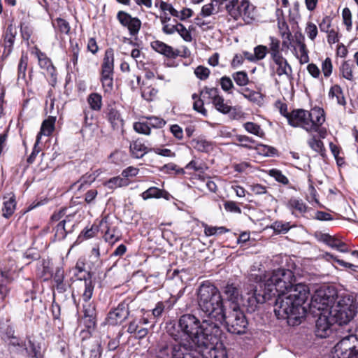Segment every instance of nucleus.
Masks as SVG:
<instances>
[{"label": "nucleus", "mask_w": 358, "mask_h": 358, "mask_svg": "<svg viewBox=\"0 0 358 358\" xmlns=\"http://www.w3.org/2000/svg\"><path fill=\"white\" fill-rule=\"evenodd\" d=\"M117 19L124 27H127L131 36H136L138 34L141 27V20L136 17H132L128 13L119 11L117 14Z\"/></svg>", "instance_id": "15"}, {"label": "nucleus", "mask_w": 358, "mask_h": 358, "mask_svg": "<svg viewBox=\"0 0 358 358\" xmlns=\"http://www.w3.org/2000/svg\"><path fill=\"white\" fill-rule=\"evenodd\" d=\"M220 85L223 91L231 94V90L234 87L231 79L228 76H223L220 78Z\"/></svg>", "instance_id": "56"}, {"label": "nucleus", "mask_w": 358, "mask_h": 358, "mask_svg": "<svg viewBox=\"0 0 358 358\" xmlns=\"http://www.w3.org/2000/svg\"><path fill=\"white\" fill-rule=\"evenodd\" d=\"M203 93L208 95L209 99L212 100L213 106L220 113L222 114H228L232 110L233 108L229 106L227 102L224 101V99L222 96L219 94V90L217 88H209L205 87L201 90L200 95H202Z\"/></svg>", "instance_id": "11"}, {"label": "nucleus", "mask_w": 358, "mask_h": 358, "mask_svg": "<svg viewBox=\"0 0 358 358\" xmlns=\"http://www.w3.org/2000/svg\"><path fill=\"white\" fill-rule=\"evenodd\" d=\"M73 215H66L65 218L57 223L55 227V238L57 241L64 240L66 235L73 231L74 224L71 220Z\"/></svg>", "instance_id": "19"}, {"label": "nucleus", "mask_w": 358, "mask_h": 358, "mask_svg": "<svg viewBox=\"0 0 358 358\" xmlns=\"http://www.w3.org/2000/svg\"><path fill=\"white\" fill-rule=\"evenodd\" d=\"M308 124L310 129H308V133H312L313 129L316 127L322 126L325 121L324 110L320 108H314L308 111Z\"/></svg>", "instance_id": "22"}, {"label": "nucleus", "mask_w": 358, "mask_h": 358, "mask_svg": "<svg viewBox=\"0 0 358 358\" xmlns=\"http://www.w3.org/2000/svg\"><path fill=\"white\" fill-rule=\"evenodd\" d=\"M79 52L80 48L78 44L77 43H73L71 41L70 57L71 62L73 63L74 67H76L78 64Z\"/></svg>", "instance_id": "54"}, {"label": "nucleus", "mask_w": 358, "mask_h": 358, "mask_svg": "<svg viewBox=\"0 0 358 358\" xmlns=\"http://www.w3.org/2000/svg\"><path fill=\"white\" fill-rule=\"evenodd\" d=\"M235 139L238 141L240 143L238 144V146L245 148L249 150L253 149V146L252 145L256 143V141L252 138L249 137L245 135H236L234 136Z\"/></svg>", "instance_id": "48"}, {"label": "nucleus", "mask_w": 358, "mask_h": 358, "mask_svg": "<svg viewBox=\"0 0 358 358\" xmlns=\"http://www.w3.org/2000/svg\"><path fill=\"white\" fill-rule=\"evenodd\" d=\"M272 228L277 233H287L290 229L289 222H283L282 221H275L272 224Z\"/></svg>", "instance_id": "58"}, {"label": "nucleus", "mask_w": 358, "mask_h": 358, "mask_svg": "<svg viewBox=\"0 0 358 358\" xmlns=\"http://www.w3.org/2000/svg\"><path fill=\"white\" fill-rule=\"evenodd\" d=\"M114 50L110 48L106 50L101 64L100 80L105 92L110 93L113 89Z\"/></svg>", "instance_id": "9"}, {"label": "nucleus", "mask_w": 358, "mask_h": 358, "mask_svg": "<svg viewBox=\"0 0 358 358\" xmlns=\"http://www.w3.org/2000/svg\"><path fill=\"white\" fill-rule=\"evenodd\" d=\"M312 306L316 308L319 313L315 322V334L317 337L324 338L329 337L335 329L336 319L332 316L330 310L329 299L326 298H318L315 296L312 301Z\"/></svg>", "instance_id": "5"}, {"label": "nucleus", "mask_w": 358, "mask_h": 358, "mask_svg": "<svg viewBox=\"0 0 358 358\" xmlns=\"http://www.w3.org/2000/svg\"><path fill=\"white\" fill-rule=\"evenodd\" d=\"M223 317L222 320L216 322L220 324L224 322L228 332L237 335H242L247 332L248 321L238 305L231 306L228 311L225 310Z\"/></svg>", "instance_id": "6"}, {"label": "nucleus", "mask_w": 358, "mask_h": 358, "mask_svg": "<svg viewBox=\"0 0 358 358\" xmlns=\"http://www.w3.org/2000/svg\"><path fill=\"white\" fill-rule=\"evenodd\" d=\"M103 238L106 242L115 243L121 239V233L117 225L114 224L108 216H105L100 222Z\"/></svg>", "instance_id": "14"}, {"label": "nucleus", "mask_w": 358, "mask_h": 358, "mask_svg": "<svg viewBox=\"0 0 358 358\" xmlns=\"http://www.w3.org/2000/svg\"><path fill=\"white\" fill-rule=\"evenodd\" d=\"M134 130L143 134L148 135L150 134V127L148 125V122H136L134 124Z\"/></svg>", "instance_id": "63"}, {"label": "nucleus", "mask_w": 358, "mask_h": 358, "mask_svg": "<svg viewBox=\"0 0 358 358\" xmlns=\"http://www.w3.org/2000/svg\"><path fill=\"white\" fill-rule=\"evenodd\" d=\"M203 226L204 227V234L207 236L221 235L229 231V229L225 227H213L208 226L206 224H203Z\"/></svg>", "instance_id": "46"}, {"label": "nucleus", "mask_w": 358, "mask_h": 358, "mask_svg": "<svg viewBox=\"0 0 358 358\" xmlns=\"http://www.w3.org/2000/svg\"><path fill=\"white\" fill-rule=\"evenodd\" d=\"M268 175L282 185H287L289 183V179L278 169H272L269 170Z\"/></svg>", "instance_id": "51"}, {"label": "nucleus", "mask_w": 358, "mask_h": 358, "mask_svg": "<svg viewBox=\"0 0 358 358\" xmlns=\"http://www.w3.org/2000/svg\"><path fill=\"white\" fill-rule=\"evenodd\" d=\"M127 331L130 334H136V338H143L148 334V329L142 327L138 318L135 317L129 322Z\"/></svg>", "instance_id": "27"}, {"label": "nucleus", "mask_w": 358, "mask_h": 358, "mask_svg": "<svg viewBox=\"0 0 358 358\" xmlns=\"http://www.w3.org/2000/svg\"><path fill=\"white\" fill-rule=\"evenodd\" d=\"M353 68L354 65L350 64V61H344L340 67L342 76L348 80L352 81L354 80Z\"/></svg>", "instance_id": "41"}, {"label": "nucleus", "mask_w": 358, "mask_h": 358, "mask_svg": "<svg viewBox=\"0 0 358 358\" xmlns=\"http://www.w3.org/2000/svg\"><path fill=\"white\" fill-rule=\"evenodd\" d=\"M329 96L330 98H336L337 103L341 106H345L346 101L343 94V91L340 85H333L329 92Z\"/></svg>", "instance_id": "36"}, {"label": "nucleus", "mask_w": 358, "mask_h": 358, "mask_svg": "<svg viewBox=\"0 0 358 358\" xmlns=\"http://www.w3.org/2000/svg\"><path fill=\"white\" fill-rule=\"evenodd\" d=\"M22 355L32 357L34 358H41V347L38 344L35 343L34 341L29 340L26 343V350L23 351Z\"/></svg>", "instance_id": "35"}, {"label": "nucleus", "mask_w": 358, "mask_h": 358, "mask_svg": "<svg viewBox=\"0 0 358 358\" xmlns=\"http://www.w3.org/2000/svg\"><path fill=\"white\" fill-rule=\"evenodd\" d=\"M286 207L292 212V215H303L307 212L308 206L302 199L295 197L290 198L286 203Z\"/></svg>", "instance_id": "25"}, {"label": "nucleus", "mask_w": 358, "mask_h": 358, "mask_svg": "<svg viewBox=\"0 0 358 358\" xmlns=\"http://www.w3.org/2000/svg\"><path fill=\"white\" fill-rule=\"evenodd\" d=\"M238 92L241 93L245 99L253 103L260 104L263 101L264 96L262 94L251 90L249 88H245L241 91L238 90Z\"/></svg>", "instance_id": "33"}, {"label": "nucleus", "mask_w": 358, "mask_h": 358, "mask_svg": "<svg viewBox=\"0 0 358 358\" xmlns=\"http://www.w3.org/2000/svg\"><path fill=\"white\" fill-rule=\"evenodd\" d=\"M129 303L124 301L118 306L110 310L106 317V322L109 325L116 326L122 324L129 316Z\"/></svg>", "instance_id": "10"}, {"label": "nucleus", "mask_w": 358, "mask_h": 358, "mask_svg": "<svg viewBox=\"0 0 358 358\" xmlns=\"http://www.w3.org/2000/svg\"><path fill=\"white\" fill-rule=\"evenodd\" d=\"M257 274L251 273L248 283L244 287L243 304L247 312L254 313L259 304L275 299L274 312L278 319L287 320L290 326L298 325L305 317L303 304L309 295L308 287L296 284L292 271L283 268L275 270L264 282Z\"/></svg>", "instance_id": "1"}, {"label": "nucleus", "mask_w": 358, "mask_h": 358, "mask_svg": "<svg viewBox=\"0 0 358 358\" xmlns=\"http://www.w3.org/2000/svg\"><path fill=\"white\" fill-rule=\"evenodd\" d=\"M232 78L235 83L239 86H245L249 83V78L245 71H241L234 73Z\"/></svg>", "instance_id": "52"}, {"label": "nucleus", "mask_w": 358, "mask_h": 358, "mask_svg": "<svg viewBox=\"0 0 358 358\" xmlns=\"http://www.w3.org/2000/svg\"><path fill=\"white\" fill-rule=\"evenodd\" d=\"M333 66L329 57H327L322 64V71L325 78H329L332 73Z\"/></svg>", "instance_id": "62"}, {"label": "nucleus", "mask_w": 358, "mask_h": 358, "mask_svg": "<svg viewBox=\"0 0 358 358\" xmlns=\"http://www.w3.org/2000/svg\"><path fill=\"white\" fill-rule=\"evenodd\" d=\"M160 171L165 173L171 174L173 171H175L176 174H184L185 171L183 169H178L177 165L173 163H169L164 165Z\"/></svg>", "instance_id": "55"}, {"label": "nucleus", "mask_w": 358, "mask_h": 358, "mask_svg": "<svg viewBox=\"0 0 358 358\" xmlns=\"http://www.w3.org/2000/svg\"><path fill=\"white\" fill-rule=\"evenodd\" d=\"M38 58V64L40 67L46 71L47 73L49 74L53 79L56 80V69L53 66L52 61L49 59L47 55L39 50H37L36 52Z\"/></svg>", "instance_id": "24"}, {"label": "nucleus", "mask_w": 358, "mask_h": 358, "mask_svg": "<svg viewBox=\"0 0 358 358\" xmlns=\"http://www.w3.org/2000/svg\"><path fill=\"white\" fill-rule=\"evenodd\" d=\"M70 273H72L71 278V280H80L84 281L85 289H86V285L87 282H90L91 285H94L91 278L90 272L85 271V263L83 259H78L76 264V266L70 269Z\"/></svg>", "instance_id": "18"}, {"label": "nucleus", "mask_w": 358, "mask_h": 358, "mask_svg": "<svg viewBox=\"0 0 358 358\" xmlns=\"http://www.w3.org/2000/svg\"><path fill=\"white\" fill-rule=\"evenodd\" d=\"M332 358H358V338L354 334L341 339L331 350Z\"/></svg>", "instance_id": "8"}, {"label": "nucleus", "mask_w": 358, "mask_h": 358, "mask_svg": "<svg viewBox=\"0 0 358 358\" xmlns=\"http://www.w3.org/2000/svg\"><path fill=\"white\" fill-rule=\"evenodd\" d=\"M273 64H270L271 75L280 77L285 75L289 80L293 79L292 69L287 60L282 55L271 58Z\"/></svg>", "instance_id": "13"}, {"label": "nucleus", "mask_w": 358, "mask_h": 358, "mask_svg": "<svg viewBox=\"0 0 358 358\" xmlns=\"http://www.w3.org/2000/svg\"><path fill=\"white\" fill-rule=\"evenodd\" d=\"M16 35V28L13 24H9L3 34L4 54L8 55L12 52Z\"/></svg>", "instance_id": "23"}, {"label": "nucleus", "mask_w": 358, "mask_h": 358, "mask_svg": "<svg viewBox=\"0 0 358 358\" xmlns=\"http://www.w3.org/2000/svg\"><path fill=\"white\" fill-rule=\"evenodd\" d=\"M141 196L143 200L152 198L159 199L162 197L165 198L166 199H169V194L164 189H160L156 187H151L147 190L144 191L141 194Z\"/></svg>", "instance_id": "30"}, {"label": "nucleus", "mask_w": 358, "mask_h": 358, "mask_svg": "<svg viewBox=\"0 0 358 358\" xmlns=\"http://www.w3.org/2000/svg\"><path fill=\"white\" fill-rule=\"evenodd\" d=\"M307 143L312 150L320 153L322 157H326V150L324 143L321 140L317 138L315 135H312Z\"/></svg>", "instance_id": "34"}, {"label": "nucleus", "mask_w": 358, "mask_h": 358, "mask_svg": "<svg viewBox=\"0 0 358 358\" xmlns=\"http://www.w3.org/2000/svg\"><path fill=\"white\" fill-rule=\"evenodd\" d=\"M151 48L168 58L175 59L179 55V50L173 49L171 46L160 41L152 42Z\"/></svg>", "instance_id": "21"}, {"label": "nucleus", "mask_w": 358, "mask_h": 358, "mask_svg": "<svg viewBox=\"0 0 358 358\" xmlns=\"http://www.w3.org/2000/svg\"><path fill=\"white\" fill-rule=\"evenodd\" d=\"M217 341L213 343H210L209 347L203 346L199 348L200 353H202L203 358H227V352L222 343H218Z\"/></svg>", "instance_id": "17"}, {"label": "nucleus", "mask_w": 358, "mask_h": 358, "mask_svg": "<svg viewBox=\"0 0 358 358\" xmlns=\"http://www.w3.org/2000/svg\"><path fill=\"white\" fill-rule=\"evenodd\" d=\"M162 341L150 350L151 358H203L199 349L193 343L185 341Z\"/></svg>", "instance_id": "4"}, {"label": "nucleus", "mask_w": 358, "mask_h": 358, "mask_svg": "<svg viewBox=\"0 0 358 358\" xmlns=\"http://www.w3.org/2000/svg\"><path fill=\"white\" fill-rule=\"evenodd\" d=\"M130 152L135 158H141L146 153L151 151L152 148L147 146L142 139H137L130 143Z\"/></svg>", "instance_id": "26"}, {"label": "nucleus", "mask_w": 358, "mask_h": 358, "mask_svg": "<svg viewBox=\"0 0 358 358\" xmlns=\"http://www.w3.org/2000/svg\"><path fill=\"white\" fill-rule=\"evenodd\" d=\"M56 121V117L50 116L48 119L45 120L41 127V131L38 134L40 135L41 138V135L50 136L55 129V124Z\"/></svg>", "instance_id": "37"}, {"label": "nucleus", "mask_w": 358, "mask_h": 358, "mask_svg": "<svg viewBox=\"0 0 358 358\" xmlns=\"http://www.w3.org/2000/svg\"><path fill=\"white\" fill-rule=\"evenodd\" d=\"M167 333L175 341L191 343L200 348L216 342L222 329L210 320L201 321L195 315L185 313L178 318L177 327L175 324L168 327Z\"/></svg>", "instance_id": "2"}, {"label": "nucleus", "mask_w": 358, "mask_h": 358, "mask_svg": "<svg viewBox=\"0 0 358 358\" xmlns=\"http://www.w3.org/2000/svg\"><path fill=\"white\" fill-rule=\"evenodd\" d=\"M270 43L268 44V52L271 58L282 56L280 50V41L274 36L269 37Z\"/></svg>", "instance_id": "38"}, {"label": "nucleus", "mask_w": 358, "mask_h": 358, "mask_svg": "<svg viewBox=\"0 0 358 358\" xmlns=\"http://www.w3.org/2000/svg\"><path fill=\"white\" fill-rule=\"evenodd\" d=\"M57 24V29L61 34H68L70 31L71 27L69 23L63 18L57 17L55 22H52V26L55 27Z\"/></svg>", "instance_id": "49"}, {"label": "nucleus", "mask_w": 358, "mask_h": 358, "mask_svg": "<svg viewBox=\"0 0 358 358\" xmlns=\"http://www.w3.org/2000/svg\"><path fill=\"white\" fill-rule=\"evenodd\" d=\"M108 120L113 130L122 131L124 125L120 113L113 108H108Z\"/></svg>", "instance_id": "28"}, {"label": "nucleus", "mask_w": 358, "mask_h": 358, "mask_svg": "<svg viewBox=\"0 0 358 358\" xmlns=\"http://www.w3.org/2000/svg\"><path fill=\"white\" fill-rule=\"evenodd\" d=\"M332 316L336 319L335 323L339 325L346 324L350 322L356 315V308H334L330 306Z\"/></svg>", "instance_id": "20"}, {"label": "nucleus", "mask_w": 358, "mask_h": 358, "mask_svg": "<svg viewBox=\"0 0 358 358\" xmlns=\"http://www.w3.org/2000/svg\"><path fill=\"white\" fill-rule=\"evenodd\" d=\"M243 127L248 133L255 135L258 137L264 138L265 136V133L261 128L260 125L255 122H247L243 124Z\"/></svg>", "instance_id": "42"}, {"label": "nucleus", "mask_w": 358, "mask_h": 358, "mask_svg": "<svg viewBox=\"0 0 358 358\" xmlns=\"http://www.w3.org/2000/svg\"><path fill=\"white\" fill-rule=\"evenodd\" d=\"M192 98L194 100L193 109L204 116L207 115V110L203 107V101L197 94H193Z\"/></svg>", "instance_id": "50"}, {"label": "nucleus", "mask_w": 358, "mask_h": 358, "mask_svg": "<svg viewBox=\"0 0 358 358\" xmlns=\"http://www.w3.org/2000/svg\"><path fill=\"white\" fill-rule=\"evenodd\" d=\"M199 309L209 318L215 321L222 320L225 311L220 292L209 281L202 282L197 290Z\"/></svg>", "instance_id": "3"}, {"label": "nucleus", "mask_w": 358, "mask_h": 358, "mask_svg": "<svg viewBox=\"0 0 358 358\" xmlns=\"http://www.w3.org/2000/svg\"><path fill=\"white\" fill-rule=\"evenodd\" d=\"M90 108L94 110H100L102 106V97L98 93H92L87 98Z\"/></svg>", "instance_id": "47"}, {"label": "nucleus", "mask_w": 358, "mask_h": 358, "mask_svg": "<svg viewBox=\"0 0 358 358\" xmlns=\"http://www.w3.org/2000/svg\"><path fill=\"white\" fill-rule=\"evenodd\" d=\"M267 53L268 47L266 45H259L254 48V57L257 61L264 59Z\"/></svg>", "instance_id": "57"}, {"label": "nucleus", "mask_w": 358, "mask_h": 358, "mask_svg": "<svg viewBox=\"0 0 358 358\" xmlns=\"http://www.w3.org/2000/svg\"><path fill=\"white\" fill-rule=\"evenodd\" d=\"M192 148L199 152H209L213 149L212 143L202 137L194 138L190 141Z\"/></svg>", "instance_id": "32"}, {"label": "nucleus", "mask_w": 358, "mask_h": 358, "mask_svg": "<svg viewBox=\"0 0 358 358\" xmlns=\"http://www.w3.org/2000/svg\"><path fill=\"white\" fill-rule=\"evenodd\" d=\"M94 285L87 282L86 289L82 294L83 300V320L85 326L88 329H94L96 325V310L95 303L91 301L90 299L92 296Z\"/></svg>", "instance_id": "7"}, {"label": "nucleus", "mask_w": 358, "mask_h": 358, "mask_svg": "<svg viewBox=\"0 0 358 358\" xmlns=\"http://www.w3.org/2000/svg\"><path fill=\"white\" fill-rule=\"evenodd\" d=\"M176 32H178L185 41L190 42L192 40L190 32L181 23H177Z\"/></svg>", "instance_id": "60"}, {"label": "nucleus", "mask_w": 358, "mask_h": 358, "mask_svg": "<svg viewBox=\"0 0 358 358\" xmlns=\"http://www.w3.org/2000/svg\"><path fill=\"white\" fill-rule=\"evenodd\" d=\"M129 181L128 179L123 178L120 176L113 177L109 179L106 183V185L109 189H115L117 187H125L129 185Z\"/></svg>", "instance_id": "44"}, {"label": "nucleus", "mask_w": 358, "mask_h": 358, "mask_svg": "<svg viewBox=\"0 0 358 358\" xmlns=\"http://www.w3.org/2000/svg\"><path fill=\"white\" fill-rule=\"evenodd\" d=\"M8 340L9 346L14 348L13 350L22 355L23 351L26 350V342L13 335L8 336Z\"/></svg>", "instance_id": "39"}, {"label": "nucleus", "mask_w": 358, "mask_h": 358, "mask_svg": "<svg viewBox=\"0 0 358 358\" xmlns=\"http://www.w3.org/2000/svg\"><path fill=\"white\" fill-rule=\"evenodd\" d=\"M308 111L303 109H295L290 112L288 124L293 127H301L308 132L310 129L308 120Z\"/></svg>", "instance_id": "16"}, {"label": "nucleus", "mask_w": 358, "mask_h": 358, "mask_svg": "<svg viewBox=\"0 0 358 358\" xmlns=\"http://www.w3.org/2000/svg\"><path fill=\"white\" fill-rule=\"evenodd\" d=\"M16 202L14 196L3 201L2 215L4 217H10L15 210Z\"/></svg>", "instance_id": "40"}, {"label": "nucleus", "mask_w": 358, "mask_h": 358, "mask_svg": "<svg viewBox=\"0 0 358 358\" xmlns=\"http://www.w3.org/2000/svg\"><path fill=\"white\" fill-rule=\"evenodd\" d=\"M41 137L39 134H37L36 136V140L34 143L32 152L31 155L27 158V163L28 164H32L36 159V156L38 155V153L41 152V148L38 147V143H40Z\"/></svg>", "instance_id": "59"}, {"label": "nucleus", "mask_w": 358, "mask_h": 358, "mask_svg": "<svg viewBox=\"0 0 358 358\" xmlns=\"http://www.w3.org/2000/svg\"><path fill=\"white\" fill-rule=\"evenodd\" d=\"M97 175L94 173H87L84 176L81 177V178L76 182L73 184V187L77 188L78 190L81 189L85 185H90L92 182H93Z\"/></svg>", "instance_id": "43"}, {"label": "nucleus", "mask_w": 358, "mask_h": 358, "mask_svg": "<svg viewBox=\"0 0 358 358\" xmlns=\"http://www.w3.org/2000/svg\"><path fill=\"white\" fill-rule=\"evenodd\" d=\"M110 159L115 164H120L127 159V155L124 152L115 150L110 155Z\"/></svg>", "instance_id": "53"}, {"label": "nucleus", "mask_w": 358, "mask_h": 358, "mask_svg": "<svg viewBox=\"0 0 358 358\" xmlns=\"http://www.w3.org/2000/svg\"><path fill=\"white\" fill-rule=\"evenodd\" d=\"M28 65V57L26 55H22L17 65V82L19 85L22 83L27 84L26 80V71Z\"/></svg>", "instance_id": "31"}, {"label": "nucleus", "mask_w": 358, "mask_h": 358, "mask_svg": "<svg viewBox=\"0 0 358 358\" xmlns=\"http://www.w3.org/2000/svg\"><path fill=\"white\" fill-rule=\"evenodd\" d=\"M335 308L350 309V308H356L354 304L352 297L349 294H345V295L341 296L338 299V300L337 301V306H336Z\"/></svg>", "instance_id": "45"}, {"label": "nucleus", "mask_w": 358, "mask_h": 358, "mask_svg": "<svg viewBox=\"0 0 358 358\" xmlns=\"http://www.w3.org/2000/svg\"><path fill=\"white\" fill-rule=\"evenodd\" d=\"M236 5L237 0H231L226 5L227 12L233 18L237 20L242 15L246 16L248 18H252L251 14L253 7L250 5L249 0H242L241 5L236 8Z\"/></svg>", "instance_id": "12"}, {"label": "nucleus", "mask_w": 358, "mask_h": 358, "mask_svg": "<svg viewBox=\"0 0 358 358\" xmlns=\"http://www.w3.org/2000/svg\"><path fill=\"white\" fill-rule=\"evenodd\" d=\"M223 293L227 301L231 302V306L238 305V301L240 297L239 289L234 284H227L223 290Z\"/></svg>", "instance_id": "29"}, {"label": "nucleus", "mask_w": 358, "mask_h": 358, "mask_svg": "<svg viewBox=\"0 0 358 358\" xmlns=\"http://www.w3.org/2000/svg\"><path fill=\"white\" fill-rule=\"evenodd\" d=\"M194 73L198 78L203 80L208 78L210 70L207 67L199 66L195 69Z\"/></svg>", "instance_id": "64"}, {"label": "nucleus", "mask_w": 358, "mask_h": 358, "mask_svg": "<svg viewBox=\"0 0 358 358\" xmlns=\"http://www.w3.org/2000/svg\"><path fill=\"white\" fill-rule=\"evenodd\" d=\"M147 122L150 127L154 128H162L166 124V121L164 119L155 116L148 117Z\"/></svg>", "instance_id": "61"}]
</instances>
